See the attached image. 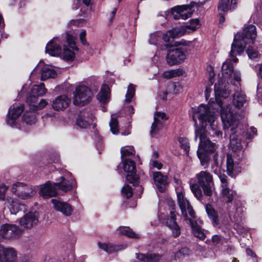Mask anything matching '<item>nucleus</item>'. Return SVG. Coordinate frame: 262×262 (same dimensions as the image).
<instances>
[{"mask_svg":"<svg viewBox=\"0 0 262 262\" xmlns=\"http://www.w3.org/2000/svg\"><path fill=\"white\" fill-rule=\"evenodd\" d=\"M224 104V102L221 99L216 98L215 102L209 103L207 105L203 104L200 105L193 115L195 116V119L197 118L200 121L201 127L205 128L209 124L211 129L214 132V134L219 138H222V132L217 130L216 113L220 112L221 115L222 110L226 109L229 106L231 107V111H234L231 105H227L225 107Z\"/></svg>","mask_w":262,"mask_h":262,"instance_id":"f257e3e1","label":"nucleus"},{"mask_svg":"<svg viewBox=\"0 0 262 262\" xmlns=\"http://www.w3.org/2000/svg\"><path fill=\"white\" fill-rule=\"evenodd\" d=\"M221 119L225 134H230L229 147L234 152L242 151L243 146L240 137L242 132L238 126L239 118L236 113L231 111V107L229 106L222 110Z\"/></svg>","mask_w":262,"mask_h":262,"instance_id":"f03ea898","label":"nucleus"},{"mask_svg":"<svg viewBox=\"0 0 262 262\" xmlns=\"http://www.w3.org/2000/svg\"><path fill=\"white\" fill-rule=\"evenodd\" d=\"M195 178L197 181L196 183L190 184V189L199 201H201L203 195L201 188L202 189L205 195L211 196L214 190V183L212 175L207 170H202L195 174Z\"/></svg>","mask_w":262,"mask_h":262,"instance_id":"7ed1b4c3","label":"nucleus"},{"mask_svg":"<svg viewBox=\"0 0 262 262\" xmlns=\"http://www.w3.org/2000/svg\"><path fill=\"white\" fill-rule=\"evenodd\" d=\"M256 36V27L253 25L246 27L244 29L242 35L240 34H236L231 45V57H233L235 55L234 53L235 51L238 55L243 53L247 45L254 43Z\"/></svg>","mask_w":262,"mask_h":262,"instance_id":"20e7f679","label":"nucleus"},{"mask_svg":"<svg viewBox=\"0 0 262 262\" xmlns=\"http://www.w3.org/2000/svg\"><path fill=\"white\" fill-rule=\"evenodd\" d=\"M193 120L194 122L195 126V137L194 140L197 141L198 138H200V143L199 145V150H203L205 153H213L216 148L215 143L212 142L206 136V130L203 127H199L198 126L196 119H195V116H192Z\"/></svg>","mask_w":262,"mask_h":262,"instance_id":"39448f33","label":"nucleus"},{"mask_svg":"<svg viewBox=\"0 0 262 262\" xmlns=\"http://www.w3.org/2000/svg\"><path fill=\"white\" fill-rule=\"evenodd\" d=\"M92 95V92L88 87L79 86L74 92L73 103L76 105L83 106L91 101Z\"/></svg>","mask_w":262,"mask_h":262,"instance_id":"423d86ee","label":"nucleus"},{"mask_svg":"<svg viewBox=\"0 0 262 262\" xmlns=\"http://www.w3.org/2000/svg\"><path fill=\"white\" fill-rule=\"evenodd\" d=\"M13 193L21 199H28L34 196L36 193L34 188L30 185L17 182L14 184L11 189Z\"/></svg>","mask_w":262,"mask_h":262,"instance_id":"0eeeda50","label":"nucleus"},{"mask_svg":"<svg viewBox=\"0 0 262 262\" xmlns=\"http://www.w3.org/2000/svg\"><path fill=\"white\" fill-rule=\"evenodd\" d=\"M66 40H64L63 43V54L62 58L67 61H72L75 58V53L73 51L67 48V46L69 47L73 50H77V47L75 42V36L70 34L69 32H67L64 34Z\"/></svg>","mask_w":262,"mask_h":262,"instance_id":"6e6552de","label":"nucleus"},{"mask_svg":"<svg viewBox=\"0 0 262 262\" xmlns=\"http://www.w3.org/2000/svg\"><path fill=\"white\" fill-rule=\"evenodd\" d=\"M123 167L124 171L127 173L126 176L127 180L133 184L137 185L138 184V177L136 174V168L135 163L130 159H125L123 162Z\"/></svg>","mask_w":262,"mask_h":262,"instance_id":"1a4fd4ad","label":"nucleus"},{"mask_svg":"<svg viewBox=\"0 0 262 262\" xmlns=\"http://www.w3.org/2000/svg\"><path fill=\"white\" fill-rule=\"evenodd\" d=\"M186 58V55L182 48H174L168 50L166 60L168 64L172 66L181 63Z\"/></svg>","mask_w":262,"mask_h":262,"instance_id":"9d476101","label":"nucleus"},{"mask_svg":"<svg viewBox=\"0 0 262 262\" xmlns=\"http://www.w3.org/2000/svg\"><path fill=\"white\" fill-rule=\"evenodd\" d=\"M178 201L184 220L187 221V212L192 218H195V213L187 200L184 198L182 192L177 193Z\"/></svg>","mask_w":262,"mask_h":262,"instance_id":"9b49d317","label":"nucleus"},{"mask_svg":"<svg viewBox=\"0 0 262 262\" xmlns=\"http://www.w3.org/2000/svg\"><path fill=\"white\" fill-rule=\"evenodd\" d=\"M3 239H15L18 238L22 233V230L17 226L5 224L1 227Z\"/></svg>","mask_w":262,"mask_h":262,"instance_id":"f8f14e48","label":"nucleus"},{"mask_svg":"<svg viewBox=\"0 0 262 262\" xmlns=\"http://www.w3.org/2000/svg\"><path fill=\"white\" fill-rule=\"evenodd\" d=\"M39 215L36 211H30L19 219L21 227L25 229H31L35 227L38 222Z\"/></svg>","mask_w":262,"mask_h":262,"instance_id":"ddd939ff","label":"nucleus"},{"mask_svg":"<svg viewBox=\"0 0 262 262\" xmlns=\"http://www.w3.org/2000/svg\"><path fill=\"white\" fill-rule=\"evenodd\" d=\"M24 110L23 104L12 105L8 111L6 118L7 123L11 126H16L17 120Z\"/></svg>","mask_w":262,"mask_h":262,"instance_id":"4468645a","label":"nucleus"},{"mask_svg":"<svg viewBox=\"0 0 262 262\" xmlns=\"http://www.w3.org/2000/svg\"><path fill=\"white\" fill-rule=\"evenodd\" d=\"M191 8L189 5L177 6L171 9V15L175 19L185 20L191 16Z\"/></svg>","mask_w":262,"mask_h":262,"instance_id":"2eb2a0df","label":"nucleus"},{"mask_svg":"<svg viewBox=\"0 0 262 262\" xmlns=\"http://www.w3.org/2000/svg\"><path fill=\"white\" fill-rule=\"evenodd\" d=\"M51 202L56 211L61 212L66 216H70L72 215L73 209L70 204L56 199H52Z\"/></svg>","mask_w":262,"mask_h":262,"instance_id":"dca6fc26","label":"nucleus"},{"mask_svg":"<svg viewBox=\"0 0 262 262\" xmlns=\"http://www.w3.org/2000/svg\"><path fill=\"white\" fill-rule=\"evenodd\" d=\"M17 253L12 248H5L0 245V261L1 262H16Z\"/></svg>","mask_w":262,"mask_h":262,"instance_id":"f3484780","label":"nucleus"},{"mask_svg":"<svg viewBox=\"0 0 262 262\" xmlns=\"http://www.w3.org/2000/svg\"><path fill=\"white\" fill-rule=\"evenodd\" d=\"M63 43L64 41H61L58 38H54L47 45L46 52L53 56H58L62 51L60 45L63 46Z\"/></svg>","mask_w":262,"mask_h":262,"instance_id":"a211bd4d","label":"nucleus"},{"mask_svg":"<svg viewBox=\"0 0 262 262\" xmlns=\"http://www.w3.org/2000/svg\"><path fill=\"white\" fill-rule=\"evenodd\" d=\"M234 54L235 55L233 57H231L230 55V58L227 59L223 63L222 67V75L225 78L228 79L232 77V73L233 72V68L232 66L231 61L234 62H237L238 59L236 58L237 54L236 51H235Z\"/></svg>","mask_w":262,"mask_h":262,"instance_id":"6ab92c4d","label":"nucleus"},{"mask_svg":"<svg viewBox=\"0 0 262 262\" xmlns=\"http://www.w3.org/2000/svg\"><path fill=\"white\" fill-rule=\"evenodd\" d=\"M166 224L171 231L172 237L176 238L181 234V228L176 222V214L170 211V216L166 220Z\"/></svg>","mask_w":262,"mask_h":262,"instance_id":"aec40b11","label":"nucleus"},{"mask_svg":"<svg viewBox=\"0 0 262 262\" xmlns=\"http://www.w3.org/2000/svg\"><path fill=\"white\" fill-rule=\"evenodd\" d=\"M47 91V90L45 88V84L43 83L33 85L31 93L27 98V102L30 103L32 101L33 102L35 103V100H37V97L44 95Z\"/></svg>","mask_w":262,"mask_h":262,"instance_id":"412c9836","label":"nucleus"},{"mask_svg":"<svg viewBox=\"0 0 262 262\" xmlns=\"http://www.w3.org/2000/svg\"><path fill=\"white\" fill-rule=\"evenodd\" d=\"M8 207L12 214H16L20 211H25L27 209V206L21 203L17 199L9 198H7Z\"/></svg>","mask_w":262,"mask_h":262,"instance_id":"4be33fe9","label":"nucleus"},{"mask_svg":"<svg viewBox=\"0 0 262 262\" xmlns=\"http://www.w3.org/2000/svg\"><path fill=\"white\" fill-rule=\"evenodd\" d=\"M57 189L67 192L71 191L76 185L74 179L68 180L63 177H61L58 182L55 183Z\"/></svg>","mask_w":262,"mask_h":262,"instance_id":"5701e85b","label":"nucleus"},{"mask_svg":"<svg viewBox=\"0 0 262 262\" xmlns=\"http://www.w3.org/2000/svg\"><path fill=\"white\" fill-rule=\"evenodd\" d=\"M40 193L43 197L46 198L55 196L57 194V189L55 183L47 182L41 186Z\"/></svg>","mask_w":262,"mask_h":262,"instance_id":"b1692460","label":"nucleus"},{"mask_svg":"<svg viewBox=\"0 0 262 262\" xmlns=\"http://www.w3.org/2000/svg\"><path fill=\"white\" fill-rule=\"evenodd\" d=\"M227 171L229 176L234 177L241 172V168L238 164L235 163L231 155L227 154Z\"/></svg>","mask_w":262,"mask_h":262,"instance_id":"393cba45","label":"nucleus"},{"mask_svg":"<svg viewBox=\"0 0 262 262\" xmlns=\"http://www.w3.org/2000/svg\"><path fill=\"white\" fill-rule=\"evenodd\" d=\"M71 102V100L66 95L58 97L53 101L52 107L57 111H62L66 108Z\"/></svg>","mask_w":262,"mask_h":262,"instance_id":"a878e982","label":"nucleus"},{"mask_svg":"<svg viewBox=\"0 0 262 262\" xmlns=\"http://www.w3.org/2000/svg\"><path fill=\"white\" fill-rule=\"evenodd\" d=\"M153 179L158 190L163 192L167 185V178L161 174V172H153Z\"/></svg>","mask_w":262,"mask_h":262,"instance_id":"bb28decb","label":"nucleus"},{"mask_svg":"<svg viewBox=\"0 0 262 262\" xmlns=\"http://www.w3.org/2000/svg\"><path fill=\"white\" fill-rule=\"evenodd\" d=\"M195 218H189L187 221L191 226V229L193 235L200 238V239L203 240L205 238L206 235L204 231L202 228L198 225V222L194 220Z\"/></svg>","mask_w":262,"mask_h":262,"instance_id":"cd10ccee","label":"nucleus"},{"mask_svg":"<svg viewBox=\"0 0 262 262\" xmlns=\"http://www.w3.org/2000/svg\"><path fill=\"white\" fill-rule=\"evenodd\" d=\"M247 100V97L243 91L238 89L235 91L233 96V103L235 107H242Z\"/></svg>","mask_w":262,"mask_h":262,"instance_id":"c85d7f7f","label":"nucleus"},{"mask_svg":"<svg viewBox=\"0 0 262 262\" xmlns=\"http://www.w3.org/2000/svg\"><path fill=\"white\" fill-rule=\"evenodd\" d=\"M227 211L230 217L232 216L234 219V222H239L243 216L244 210V208L241 206H235L231 209V207L229 205H228Z\"/></svg>","mask_w":262,"mask_h":262,"instance_id":"c756f323","label":"nucleus"},{"mask_svg":"<svg viewBox=\"0 0 262 262\" xmlns=\"http://www.w3.org/2000/svg\"><path fill=\"white\" fill-rule=\"evenodd\" d=\"M138 262H159L161 256L155 253L136 254Z\"/></svg>","mask_w":262,"mask_h":262,"instance_id":"7c9ffc66","label":"nucleus"},{"mask_svg":"<svg viewBox=\"0 0 262 262\" xmlns=\"http://www.w3.org/2000/svg\"><path fill=\"white\" fill-rule=\"evenodd\" d=\"M237 0H220L218 4L219 12L226 13L234 8Z\"/></svg>","mask_w":262,"mask_h":262,"instance_id":"2f4dec72","label":"nucleus"},{"mask_svg":"<svg viewBox=\"0 0 262 262\" xmlns=\"http://www.w3.org/2000/svg\"><path fill=\"white\" fill-rule=\"evenodd\" d=\"M97 99L102 103H107L110 99V90L108 86L104 84L102 86L100 91L97 94Z\"/></svg>","mask_w":262,"mask_h":262,"instance_id":"473e14b6","label":"nucleus"},{"mask_svg":"<svg viewBox=\"0 0 262 262\" xmlns=\"http://www.w3.org/2000/svg\"><path fill=\"white\" fill-rule=\"evenodd\" d=\"M99 247L103 250V251L106 252L108 253H111L112 252L117 251L121 249H124L125 248V247H124L123 246H116L114 245L113 244L108 243H102L101 242H99L98 244Z\"/></svg>","mask_w":262,"mask_h":262,"instance_id":"72a5a7b5","label":"nucleus"},{"mask_svg":"<svg viewBox=\"0 0 262 262\" xmlns=\"http://www.w3.org/2000/svg\"><path fill=\"white\" fill-rule=\"evenodd\" d=\"M214 88L216 97L218 96L219 98H226L229 95L230 92L223 84L220 85V83L218 84L215 83Z\"/></svg>","mask_w":262,"mask_h":262,"instance_id":"f704fd0d","label":"nucleus"},{"mask_svg":"<svg viewBox=\"0 0 262 262\" xmlns=\"http://www.w3.org/2000/svg\"><path fill=\"white\" fill-rule=\"evenodd\" d=\"M56 75V72L51 67L46 66L42 69L41 80H45L48 78H55Z\"/></svg>","mask_w":262,"mask_h":262,"instance_id":"c9c22d12","label":"nucleus"},{"mask_svg":"<svg viewBox=\"0 0 262 262\" xmlns=\"http://www.w3.org/2000/svg\"><path fill=\"white\" fill-rule=\"evenodd\" d=\"M206 210L209 219L211 220L213 226H217L219 223L217 212L210 204L206 205Z\"/></svg>","mask_w":262,"mask_h":262,"instance_id":"e433bc0d","label":"nucleus"},{"mask_svg":"<svg viewBox=\"0 0 262 262\" xmlns=\"http://www.w3.org/2000/svg\"><path fill=\"white\" fill-rule=\"evenodd\" d=\"M92 122V119L91 118H86V116L82 114H79L77 119V125L82 128L87 127Z\"/></svg>","mask_w":262,"mask_h":262,"instance_id":"4c0bfd02","label":"nucleus"},{"mask_svg":"<svg viewBox=\"0 0 262 262\" xmlns=\"http://www.w3.org/2000/svg\"><path fill=\"white\" fill-rule=\"evenodd\" d=\"M118 231L119 234L125 235L130 238H139L140 237L139 234H136L129 227H120Z\"/></svg>","mask_w":262,"mask_h":262,"instance_id":"58836bf2","label":"nucleus"},{"mask_svg":"<svg viewBox=\"0 0 262 262\" xmlns=\"http://www.w3.org/2000/svg\"><path fill=\"white\" fill-rule=\"evenodd\" d=\"M197 155L200 159L201 165L203 166L204 168H208L210 158L207 155V153L202 152L199 150V149H198L197 150Z\"/></svg>","mask_w":262,"mask_h":262,"instance_id":"ea45409f","label":"nucleus"},{"mask_svg":"<svg viewBox=\"0 0 262 262\" xmlns=\"http://www.w3.org/2000/svg\"><path fill=\"white\" fill-rule=\"evenodd\" d=\"M158 117L154 118V122L151 126L150 135L151 136L157 134L161 130L163 126V122L158 120Z\"/></svg>","mask_w":262,"mask_h":262,"instance_id":"a19ab883","label":"nucleus"},{"mask_svg":"<svg viewBox=\"0 0 262 262\" xmlns=\"http://www.w3.org/2000/svg\"><path fill=\"white\" fill-rule=\"evenodd\" d=\"M183 72V70L181 69H173L165 71L163 74V76L165 78L170 79L182 75Z\"/></svg>","mask_w":262,"mask_h":262,"instance_id":"79ce46f5","label":"nucleus"},{"mask_svg":"<svg viewBox=\"0 0 262 262\" xmlns=\"http://www.w3.org/2000/svg\"><path fill=\"white\" fill-rule=\"evenodd\" d=\"M37 100H35V102L32 101L30 103H27L29 106L30 109L32 111H36L43 108L47 104L48 102L45 99H41L39 103H37Z\"/></svg>","mask_w":262,"mask_h":262,"instance_id":"37998d69","label":"nucleus"},{"mask_svg":"<svg viewBox=\"0 0 262 262\" xmlns=\"http://www.w3.org/2000/svg\"><path fill=\"white\" fill-rule=\"evenodd\" d=\"M162 32H156L151 34L149 38V43L150 45H158L162 40Z\"/></svg>","mask_w":262,"mask_h":262,"instance_id":"c03bdc74","label":"nucleus"},{"mask_svg":"<svg viewBox=\"0 0 262 262\" xmlns=\"http://www.w3.org/2000/svg\"><path fill=\"white\" fill-rule=\"evenodd\" d=\"M186 29L183 27H177L168 31V34L171 35L173 39L182 36L185 32Z\"/></svg>","mask_w":262,"mask_h":262,"instance_id":"a18cd8bd","label":"nucleus"},{"mask_svg":"<svg viewBox=\"0 0 262 262\" xmlns=\"http://www.w3.org/2000/svg\"><path fill=\"white\" fill-rule=\"evenodd\" d=\"M220 181L221 182L222 193V194H226L228 193V177L224 174H220L219 176Z\"/></svg>","mask_w":262,"mask_h":262,"instance_id":"49530a36","label":"nucleus"},{"mask_svg":"<svg viewBox=\"0 0 262 262\" xmlns=\"http://www.w3.org/2000/svg\"><path fill=\"white\" fill-rule=\"evenodd\" d=\"M23 120L24 122L30 125L34 124L36 122V117L32 112H26L23 115Z\"/></svg>","mask_w":262,"mask_h":262,"instance_id":"de8ad7c7","label":"nucleus"},{"mask_svg":"<svg viewBox=\"0 0 262 262\" xmlns=\"http://www.w3.org/2000/svg\"><path fill=\"white\" fill-rule=\"evenodd\" d=\"M110 130L113 134L117 135L119 133L118 122L117 119L112 116L110 122Z\"/></svg>","mask_w":262,"mask_h":262,"instance_id":"09e8293b","label":"nucleus"},{"mask_svg":"<svg viewBox=\"0 0 262 262\" xmlns=\"http://www.w3.org/2000/svg\"><path fill=\"white\" fill-rule=\"evenodd\" d=\"M190 253V250L188 248L183 247L176 253L174 256L176 258L181 259L189 255Z\"/></svg>","mask_w":262,"mask_h":262,"instance_id":"8fccbe9b","label":"nucleus"},{"mask_svg":"<svg viewBox=\"0 0 262 262\" xmlns=\"http://www.w3.org/2000/svg\"><path fill=\"white\" fill-rule=\"evenodd\" d=\"M135 149L133 146L123 147L121 149V157L123 159L124 157L134 155Z\"/></svg>","mask_w":262,"mask_h":262,"instance_id":"3c124183","label":"nucleus"},{"mask_svg":"<svg viewBox=\"0 0 262 262\" xmlns=\"http://www.w3.org/2000/svg\"><path fill=\"white\" fill-rule=\"evenodd\" d=\"M135 92V89L133 84H129L128 86V90L126 94L125 101L127 102H130L134 96Z\"/></svg>","mask_w":262,"mask_h":262,"instance_id":"603ef678","label":"nucleus"},{"mask_svg":"<svg viewBox=\"0 0 262 262\" xmlns=\"http://www.w3.org/2000/svg\"><path fill=\"white\" fill-rule=\"evenodd\" d=\"M178 141L182 148L184 149L186 153H188L190 147L188 139L184 137H179Z\"/></svg>","mask_w":262,"mask_h":262,"instance_id":"864d4df0","label":"nucleus"},{"mask_svg":"<svg viewBox=\"0 0 262 262\" xmlns=\"http://www.w3.org/2000/svg\"><path fill=\"white\" fill-rule=\"evenodd\" d=\"M200 21L198 19H192L190 20L189 24L186 26V28L191 31H195L199 27Z\"/></svg>","mask_w":262,"mask_h":262,"instance_id":"5fc2aeb1","label":"nucleus"},{"mask_svg":"<svg viewBox=\"0 0 262 262\" xmlns=\"http://www.w3.org/2000/svg\"><path fill=\"white\" fill-rule=\"evenodd\" d=\"M122 194L126 198H129L133 195V191L131 187L128 185H125L122 189Z\"/></svg>","mask_w":262,"mask_h":262,"instance_id":"6e6d98bb","label":"nucleus"},{"mask_svg":"<svg viewBox=\"0 0 262 262\" xmlns=\"http://www.w3.org/2000/svg\"><path fill=\"white\" fill-rule=\"evenodd\" d=\"M247 53L249 57L251 59H254L258 57V52L249 45L246 50Z\"/></svg>","mask_w":262,"mask_h":262,"instance_id":"4d7b16f0","label":"nucleus"},{"mask_svg":"<svg viewBox=\"0 0 262 262\" xmlns=\"http://www.w3.org/2000/svg\"><path fill=\"white\" fill-rule=\"evenodd\" d=\"M228 193H227L226 194H222L224 196H226L227 198V203H231L236 194V192L228 188Z\"/></svg>","mask_w":262,"mask_h":262,"instance_id":"13d9d810","label":"nucleus"},{"mask_svg":"<svg viewBox=\"0 0 262 262\" xmlns=\"http://www.w3.org/2000/svg\"><path fill=\"white\" fill-rule=\"evenodd\" d=\"M220 167V164L218 161V155L217 154H214L213 156V162L211 165V168L214 173H216L217 169Z\"/></svg>","mask_w":262,"mask_h":262,"instance_id":"bf43d9fd","label":"nucleus"},{"mask_svg":"<svg viewBox=\"0 0 262 262\" xmlns=\"http://www.w3.org/2000/svg\"><path fill=\"white\" fill-rule=\"evenodd\" d=\"M168 89L172 90L173 93L177 94L179 93L182 88L179 84L177 85L175 83H172L168 85Z\"/></svg>","mask_w":262,"mask_h":262,"instance_id":"052dcab7","label":"nucleus"},{"mask_svg":"<svg viewBox=\"0 0 262 262\" xmlns=\"http://www.w3.org/2000/svg\"><path fill=\"white\" fill-rule=\"evenodd\" d=\"M8 187L5 185H0V201H4Z\"/></svg>","mask_w":262,"mask_h":262,"instance_id":"680f3d73","label":"nucleus"},{"mask_svg":"<svg viewBox=\"0 0 262 262\" xmlns=\"http://www.w3.org/2000/svg\"><path fill=\"white\" fill-rule=\"evenodd\" d=\"M257 129L255 127L252 126L250 128L249 130H248L246 134V138L248 139H252L255 135H256Z\"/></svg>","mask_w":262,"mask_h":262,"instance_id":"e2e57ef3","label":"nucleus"},{"mask_svg":"<svg viewBox=\"0 0 262 262\" xmlns=\"http://www.w3.org/2000/svg\"><path fill=\"white\" fill-rule=\"evenodd\" d=\"M157 117L158 120L161 121L162 122L163 121H165L167 119L166 116V114L164 113L157 112L155 113L154 118Z\"/></svg>","mask_w":262,"mask_h":262,"instance_id":"0e129e2a","label":"nucleus"},{"mask_svg":"<svg viewBox=\"0 0 262 262\" xmlns=\"http://www.w3.org/2000/svg\"><path fill=\"white\" fill-rule=\"evenodd\" d=\"M162 39H163L165 42L171 43L172 41L173 38H172L171 35L168 34L167 31L164 34L162 33Z\"/></svg>","mask_w":262,"mask_h":262,"instance_id":"69168bd1","label":"nucleus"},{"mask_svg":"<svg viewBox=\"0 0 262 262\" xmlns=\"http://www.w3.org/2000/svg\"><path fill=\"white\" fill-rule=\"evenodd\" d=\"M85 36H86V31H85V30H83L80 33V34L79 35L80 39L81 40V42H82V43L83 45L88 46L89 43L86 41V40L85 38Z\"/></svg>","mask_w":262,"mask_h":262,"instance_id":"338daca9","label":"nucleus"},{"mask_svg":"<svg viewBox=\"0 0 262 262\" xmlns=\"http://www.w3.org/2000/svg\"><path fill=\"white\" fill-rule=\"evenodd\" d=\"M222 237L219 235H214L212 237V241L214 245H217L222 241Z\"/></svg>","mask_w":262,"mask_h":262,"instance_id":"774afa93","label":"nucleus"}]
</instances>
